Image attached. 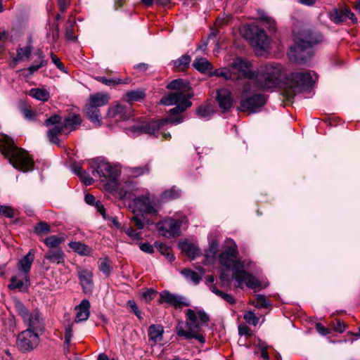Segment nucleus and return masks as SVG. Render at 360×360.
Here are the masks:
<instances>
[{
	"mask_svg": "<svg viewBox=\"0 0 360 360\" xmlns=\"http://www.w3.org/2000/svg\"><path fill=\"white\" fill-rule=\"evenodd\" d=\"M238 334L240 335L250 336L252 333L250 328L248 326L241 324L238 326Z\"/></svg>",
	"mask_w": 360,
	"mask_h": 360,
	"instance_id": "obj_60",
	"label": "nucleus"
},
{
	"mask_svg": "<svg viewBox=\"0 0 360 360\" xmlns=\"http://www.w3.org/2000/svg\"><path fill=\"white\" fill-rule=\"evenodd\" d=\"M139 247L140 249L144 252L152 253L153 252V246L148 243H141Z\"/></svg>",
	"mask_w": 360,
	"mask_h": 360,
	"instance_id": "obj_64",
	"label": "nucleus"
},
{
	"mask_svg": "<svg viewBox=\"0 0 360 360\" xmlns=\"http://www.w3.org/2000/svg\"><path fill=\"white\" fill-rule=\"evenodd\" d=\"M45 124L46 127H50L55 125L63 124V123L61 122V117L59 115H55L46 119Z\"/></svg>",
	"mask_w": 360,
	"mask_h": 360,
	"instance_id": "obj_51",
	"label": "nucleus"
},
{
	"mask_svg": "<svg viewBox=\"0 0 360 360\" xmlns=\"http://www.w3.org/2000/svg\"><path fill=\"white\" fill-rule=\"evenodd\" d=\"M183 219L168 217L158 223L157 228L160 234L167 238L179 236L181 234V226Z\"/></svg>",
	"mask_w": 360,
	"mask_h": 360,
	"instance_id": "obj_10",
	"label": "nucleus"
},
{
	"mask_svg": "<svg viewBox=\"0 0 360 360\" xmlns=\"http://www.w3.org/2000/svg\"><path fill=\"white\" fill-rule=\"evenodd\" d=\"M16 307L19 315L21 316L24 321L30 313H29L27 309L20 303H18Z\"/></svg>",
	"mask_w": 360,
	"mask_h": 360,
	"instance_id": "obj_59",
	"label": "nucleus"
},
{
	"mask_svg": "<svg viewBox=\"0 0 360 360\" xmlns=\"http://www.w3.org/2000/svg\"><path fill=\"white\" fill-rule=\"evenodd\" d=\"M232 72L231 70V68L229 70H227L226 68L220 69L217 70V75L221 76L226 79L231 78Z\"/></svg>",
	"mask_w": 360,
	"mask_h": 360,
	"instance_id": "obj_61",
	"label": "nucleus"
},
{
	"mask_svg": "<svg viewBox=\"0 0 360 360\" xmlns=\"http://www.w3.org/2000/svg\"><path fill=\"white\" fill-rule=\"evenodd\" d=\"M65 237L61 236H50L44 240V243L49 248H56L58 247L60 243L65 241Z\"/></svg>",
	"mask_w": 360,
	"mask_h": 360,
	"instance_id": "obj_37",
	"label": "nucleus"
},
{
	"mask_svg": "<svg viewBox=\"0 0 360 360\" xmlns=\"http://www.w3.org/2000/svg\"><path fill=\"white\" fill-rule=\"evenodd\" d=\"M44 258L52 264H62L65 262V253L61 249L49 250Z\"/></svg>",
	"mask_w": 360,
	"mask_h": 360,
	"instance_id": "obj_25",
	"label": "nucleus"
},
{
	"mask_svg": "<svg viewBox=\"0 0 360 360\" xmlns=\"http://www.w3.org/2000/svg\"><path fill=\"white\" fill-rule=\"evenodd\" d=\"M39 342V334L30 330H23L18 334L16 340L18 348L22 352L33 350Z\"/></svg>",
	"mask_w": 360,
	"mask_h": 360,
	"instance_id": "obj_11",
	"label": "nucleus"
},
{
	"mask_svg": "<svg viewBox=\"0 0 360 360\" xmlns=\"http://www.w3.org/2000/svg\"><path fill=\"white\" fill-rule=\"evenodd\" d=\"M33 47L30 44H28L25 47L18 48L16 52V56L13 59L15 63L19 61L29 60L30 59Z\"/></svg>",
	"mask_w": 360,
	"mask_h": 360,
	"instance_id": "obj_28",
	"label": "nucleus"
},
{
	"mask_svg": "<svg viewBox=\"0 0 360 360\" xmlns=\"http://www.w3.org/2000/svg\"><path fill=\"white\" fill-rule=\"evenodd\" d=\"M167 88L169 89L176 90L174 93H181L184 96H192V95L188 94L191 86L189 82L186 80H184L182 79H174L167 84Z\"/></svg>",
	"mask_w": 360,
	"mask_h": 360,
	"instance_id": "obj_23",
	"label": "nucleus"
},
{
	"mask_svg": "<svg viewBox=\"0 0 360 360\" xmlns=\"http://www.w3.org/2000/svg\"><path fill=\"white\" fill-rule=\"evenodd\" d=\"M77 274L84 292L91 291L93 288V273L88 269L79 268Z\"/></svg>",
	"mask_w": 360,
	"mask_h": 360,
	"instance_id": "obj_20",
	"label": "nucleus"
},
{
	"mask_svg": "<svg viewBox=\"0 0 360 360\" xmlns=\"http://www.w3.org/2000/svg\"><path fill=\"white\" fill-rule=\"evenodd\" d=\"M76 172L86 185H91L93 184L94 179L89 176H86L85 172L82 168H78Z\"/></svg>",
	"mask_w": 360,
	"mask_h": 360,
	"instance_id": "obj_52",
	"label": "nucleus"
},
{
	"mask_svg": "<svg viewBox=\"0 0 360 360\" xmlns=\"http://www.w3.org/2000/svg\"><path fill=\"white\" fill-rule=\"evenodd\" d=\"M190 98L191 96H184L181 93H170L163 96L160 103L165 105H176L169 112L172 115H179L191 106Z\"/></svg>",
	"mask_w": 360,
	"mask_h": 360,
	"instance_id": "obj_9",
	"label": "nucleus"
},
{
	"mask_svg": "<svg viewBox=\"0 0 360 360\" xmlns=\"http://www.w3.org/2000/svg\"><path fill=\"white\" fill-rule=\"evenodd\" d=\"M0 214H3L8 217H13L14 215L13 210H12L11 207H8V206L1 205H0Z\"/></svg>",
	"mask_w": 360,
	"mask_h": 360,
	"instance_id": "obj_57",
	"label": "nucleus"
},
{
	"mask_svg": "<svg viewBox=\"0 0 360 360\" xmlns=\"http://www.w3.org/2000/svg\"><path fill=\"white\" fill-rule=\"evenodd\" d=\"M16 307L19 315L21 316L24 321L30 313H29L27 309L20 303H18Z\"/></svg>",
	"mask_w": 360,
	"mask_h": 360,
	"instance_id": "obj_58",
	"label": "nucleus"
},
{
	"mask_svg": "<svg viewBox=\"0 0 360 360\" xmlns=\"http://www.w3.org/2000/svg\"><path fill=\"white\" fill-rule=\"evenodd\" d=\"M34 259V252L33 250H30L29 252L22 257L18 263L19 270L23 274V278L26 282L29 281L28 272L30 270L32 264Z\"/></svg>",
	"mask_w": 360,
	"mask_h": 360,
	"instance_id": "obj_21",
	"label": "nucleus"
},
{
	"mask_svg": "<svg viewBox=\"0 0 360 360\" xmlns=\"http://www.w3.org/2000/svg\"><path fill=\"white\" fill-rule=\"evenodd\" d=\"M82 122L81 117L79 115L71 114L65 118L64 127L66 130H75L77 126L80 125Z\"/></svg>",
	"mask_w": 360,
	"mask_h": 360,
	"instance_id": "obj_31",
	"label": "nucleus"
},
{
	"mask_svg": "<svg viewBox=\"0 0 360 360\" xmlns=\"http://www.w3.org/2000/svg\"><path fill=\"white\" fill-rule=\"evenodd\" d=\"M243 318L248 323L253 326H256L259 323V318L252 311H246Z\"/></svg>",
	"mask_w": 360,
	"mask_h": 360,
	"instance_id": "obj_49",
	"label": "nucleus"
},
{
	"mask_svg": "<svg viewBox=\"0 0 360 360\" xmlns=\"http://www.w3.org/2000/svg\"><path fill=\"white\" fill-rule=\"evenodd\" d=\"M331 20L335 23H340L345 20V17L343 15V12L335 10L331 14Z\"/></svg>",
	"mask_w": 360,
	"mask_h": 360,
	"instance_id": "obj_53",
	"label": "nucleus"
},
{
	"mask_svg": "<svg viewBox=\"0 0 360 360\" xmlns=\"http://www.w3.org/2000/svg\"><path fill=\"white\" fill-rule=\"evenodd\" d=\"M164 328L161 325H151L148 328V337L154 342L160 341L162 338Z\"/></svg>",
	"mask_w": 360,
	"mask_h": 360,
	"instance_id": "obj_34",
	"label": "nucleus"
},
{
	"mask_svg": "<svg viewBox=\"0 0 360 360\" xmlns=\"http://www.w3.org/2000/svg\"><path fill=\"white\" fill-rule=\"evenodd\" d=\"M30 95L41 101H46L49 98V93L44 89H32L30 91Z\"/></svg>",
	"mask_w": 360,
	"mask_h": 360,
	"instance_id": "obj_41",
	"label": "nucleus"
},
{
	"mask_svg": "<svg viewBox=\"0 0 360 360\" xmlns=\"http://www.w3.org/2000/svg\"><path fill=\"white\" fill-rule=\"evenodd\" d=\"M146 97V93L144 90L136 89L133 91H127L125 94L124 99L127 102L132 103L136 101H140Z\"/></svg>",
	"mask_w": 360,
	"mask_h": 360,
	"instance_id": "obj_35",
	"label": "nucleus"
},
{
	"mask_svg": "<svg viewBox=\"0 0 360 360\" xmlns=\"http://www.w3.org/2000/svg\"><path fill=\"white\" fill-rule=\"evenodd\" d=\"M266 98L261 94H255L241 101L239 110L244 112H256L264 105Z\"/></svg>",
	"mask_w": 360,
	"mask_h": 360,
	"instance_id": "obj_12",
	"label": "nucleus"
},
{
	"mask_svg": "<svg viewBox=\"0 0 360 360\" xmlns=\"http://www.w3.org/2000/svg\"><path fill=\"white\" fill-rule=\"evenodd\" d=\"M65 129L63 123V124L50 127L47 133L49 141L53 143L58 144L59 139L58 136L63 133Z\"/></svg>",
	"mask_w": 360,
	"mask_h": 360,
	"instance_id": "obj_30",
	"label": "nucleus"
},
{
	"mask_svg": "<svg viewBox=\"0 0 360 360\" xmlns=\"http://www.w3.org/2000/svg\"><path fill=\"white\" fill-rule=\"evenodd\" d=\"M156 295L157 292L151 288L147 289L146 290L142 292V297L146 302H149L153 299H154Z\"/></svg>",
	"mask_w": 360,
	"mask_h": 360,
	"instance_id": "obj_54",
	"label": "nucleus"
},
{
	"mask_svg": "<svg viewBox=\"0 0 360 360\" xmlns=\"http://www.w3.org/2000/svg\"><path fill=\"white\" fill-rule=\"evenodd\" d=\"M68 245L75 252L82 256L90 255L92 252V249L89 246L81 242H70Z\"/></svg>",
	"mask_w": 360,
	"mask_h": 360,
	"instance_id": "obj_29",
	"label": "nucleus"
},
{
	"mask_svg": "<svg viewBox=\"0 0 360 360\" xmlns=\"http://www.w3.org/2000/svg\"><path fill=\"white\" fill-rule=\"evenodd\" d=\"M284 69L281 64L269 63L261 65L255 73L253 82L257 89H274L281 84Z\"/></svg>",
	"mask_w": 360,
	"mask_h": 360,
	"instance_id": "obj_4",
	"label": "nucleus"
},
{
	"mask_svg": "<svg viewBox=\"0 0 360 360\" xmlns=\"http://www.w3.org/2000/svg\"><path fill=\"white\" fill-rule=\"evenodd\" d=\"M99 270L106 276H109L111 272V265L108 258H102L99 260Z\"/></svg>",
	"mask_w": 360,
	"mask_h": 360,
	"instance_id": "obj_46",
	"label": "nucleus"
},
{
	"mask_svg": "<svg viewBox=\"0 0 360 360\" xmlns=\"http://www.w3.org/2000/svg\"><path fill=\"white\" fill-rule=\"evenodd\" d=\"M217 102L224 111L229 110L233 104L231 92L226 89H221L217 91Z\"/></svg>",
	"mask_w": 360,
	"mask_h": 360,
	"instance_id": "obj_22",
	"label": "nucleus"
},
{
	"mask_svg": "<svg viewBox=\"0 0 360 360\" xmlns=\"http://www.w3.org/2000/svg\"><path fill=\"white\" fill-rule=\"evenodd\" d=\"M124 231L127 234L132 240H137L140 238L141 234L134 230L132 227L128 226L124 229Z\"/></svg>",
	"mask_w": 360,
	"mask_h": 360,
	"instance_id": "obj_56",
	"label": "nucleus"
},
{
	"mask_svg": "<svg viewBox=\"0 0 360 360\" xmlns=\"http://www.w3.org/2000/svg\"><path fill=\"white\" fill-rule=\"evenodd\" d=\"M180 195V191L176 188L173 187L167 189L162 193L160 195V201H168L176 199Z\"/></svg>",
	"mask_w": 360,
	"mask_h": 360,
	"instance_id": "obj_40",
	"label": "nucleus"
},
{
	"mask_svg": "<svg viewBox=\"0 0 360 360\" xmlns=\"http://www.w3.org/2000/svg\"><path fill=\"white\" fill-rule=\"evenodd\" d=\"M183 121V117L179 116L176 118L168 117L158 121L151 120L149 122H138L130 127L132 132L146 133L150 135H155L162 127L165 124L169 123L171 124H179Z\"/></svg>",
	"mask_w": 360,
	"mask_h": 360,
	"instance_id": "obj_8",
	"label": "nucleus"
},
{
	"mask_svg": "<svg viewBox=\"0 0 360 360\" xmlns=\"http://www.w3.org/2000/svg\"><path fill=\"white\" fill-rule=\"evenodd\" d=\"M29 281L26 282L23 278V274H22L21 275L12 277L8 287L10 289L23 290L24 289H27Z\"/></svg>",
	"mask_w": 360,
	"mask_h": 360,
	"instance_id": "obj_32",
	"label": "nucleus"
},
{
	"mask_svg": "<svg viewBox=\"0 0 360 360\" xmlns=\"http://www.w3.org/2000/svg\"><path fill=\"white\" fill-rule=\"evenodd\" d=\"M231 20V15L219 17L215 21V26L217 27H221L225 25H228Z\"/></svg>",
	"mask_w": 360,
	"mask_h": 360,
	"instance_id": "obj_55",
	"label": "nucleus"
},
{
	"mask_svg": "<svg viewBox=\"0 0 360 360\" xmlns=\"http://www.w3.org/2000/svg\"><path fill=\"white\" fill-rule=\"evenodd\" d=\"M93 174L95 176L97 174L99 177L113 178L116 175V169L110 163L101 160L97 162L96 168L94 170Z\"/></svg>",
	"mask_w": 360,
	"mask_h": 360,
	"instance_id": "obj_19",
	"label": "nucleus"
},
{
	"mask_svg": "<svg viewBox=\"0 0 360 360\" xmlns=\"http://www.w3.org/2000/svg\"><path fill=\"white\" fill-rule=\"evenodd\" d=\"M23 321L27 326L25 330L37 332V334H40L44 329L43 319L38 311L31 312Z\"/></svg>",
	"mask_w": 360,
	"mask_h": 360,
	"instance_id": "obj_15",
	"label": "nucleus"
},
{
	"mask_svg": "<svg viewBox=\"0 0 360 360\" xmlns=\"http://www.w3.org/2000/svg\"><path fill=\"white\" fill-rule=\"evenodd\" d=\"M191 60V56L185 54L181 56L179 58L173 60V64L179 70H185L189 67Z\"/></svg>",
	"mask_w": 360,
	"mask_h": 360,
	"instance_id": "obj_38",
	"label": "nucleus"
},
{
	"mask_svg": "<svg viewBox=\"0 0 360 360\" xmlns=\"http://www.w3.org/2000/svg\"><path fill=\"white\" fill-rule=\"evenodd\" d=\"M181 274L186 279L193 282L195 284H198L201 280V277L195 271L191 269H183Z\"/></svg>",
	"mask_w": 360,
	"mask_h": 360,
	"instance_id": "obj_44",
	"label": "nucleus"
},
{
	"mask_svg": "<svg viewBox=\"0 0 360 360\" xmlns=\"http://www.w3.org/2000/svg\"><path fill=\"white\" fill-rule=\"evenodd\" d=\"M76 23L75 19L70 16L65 26V36L67 39L74 40L75 36L73 34L74 27Z\"/></svg>",
	"mask_w": 360,
	"mask_h": 360,
	"instance_id": "obj_42",
	"label": "nucleus"
},
{
	"mask_svg": "<svg viewBox=\"0 0 360 360\" xmlns=\"http://www.w3.org/2000/svg\"><path fill=\"white\" fill-rule=\"evenodd\" d=\"M90 302L87 300H83L81 303L75 307L76 316L75 321L79 323L86 321L90 314Z\"/></svg>",
	"mask_w": 360,
	"mask_h": 360,
	"instance_id": "obj_24",
	"label": "nucleus"
},
{
	"mask_svg": "<svg viewBox=\"0 0 360 360\" xmlns=\"http://www.w3.org/2000/svg\"><path fill=\"white\" fill-rule=\"evenodd\" d=\"M72 337V326H68L65 328V343L68 345L70 342Z\"/></svg>",
	"mask_w": 360,
	"mask_h": 360,
	"instance_id": "obj_63",
	"label": "nucleus"
},
{
	"mask_svg": "<svg viewBox=\"0 0 360 360\" xmlns=\"http://www.w3.org/2000/svg\"><path fill=\"white\" fill-rule=\"evenodd\" d=\"M211 290L216 295L219 296V297H221V299H223L228 303H229L231 304H233L235 303V299L233 297V296L231 295L223 292L215 287H212Z\"/></svg>",
	"mask_w": 360,
	"mask_h": 360,
	"instance_id": "obj_45",
	"label": "nucleus"
},
{
	"mask_svg": "<svg viewBox=\"0 0 360 360\" xmlns=\"http://www.w3.org/2000/svg\"><path fill=\"white\" fill-rule=\"evenodd\" d=\"M109 96L103 93L91 94L89 96V101L88 104L98 108L99 107L106 105L109 101Z\"/></svg>",
	"mask_w": 360,
	"mask_h": 360,
	"instance_id": "obj_27",
	"label": "nucleus"
},
{
	"mask_svg": "<svg viewBox=\"0 0 360 360\" xmlns=\"http://www.w3.org/2000/svg\"><path fill=\"white\" fill-rule=\"evenodd\" d=\"M139 215V214H134V216L131 217V221L134 223L135 226L138 229H143L144 227V224L142 219Z\"/></svg>",
	"mask_w": 360,
	"mask_h": 360,
	"instance_id": "obj_62",
	"label": "nucleus"
},
{
	"mask_svg": "<svg viewBox=\"0 0 360 360\" xmlns=\"http://www.w3.org/2000/svg\"><path fill=\"white\" fill-rule=\"evenodd\" d=\"M251 44L259 55L267 52L270 47V40L264 30H257L251 39Z\"/></svg>",
	"mask_w": 360,
	"mask_h": 360,
	"instance_id": "obj_14",
	"label": "nucleus"
},
{
	"mask_svg": "<svg viewBox=\"0 0 360 360\" xmlns=\"http://www.w3.org/2000/svg\"><path fill=\"white\" fill-rule=\"evenodd\" d=\"M219 262L226 269L234 271L232 278L237 283L236 287L243 288L245 284L247 287L255 289L260 286V282L253 275L243 269V263L238 257V246L233 240H226Z\"/></svg>",
	"mask_w": 360,
	"mask_h": 360,
	"instance_id": "obj_1",
	"label": "nucleus"
},
{
	"mask_svg": "<svg viewBox=\"0 0 360 360\" xmlns=\"http://www.w3.org/2000/svg\"><path fill=\"white\" fill-rule=\"evenodd\" d=\"M187 321L179 322L176 326V334L186 339H196L201 343H205V339L199 331L201 326L209 321V316L202 309L195 311L191 309L186 310Z\"/></svg>",
	"mask_w": 360,
	"mask_h": 360,
	"instance_id": "obj_2",
	"label": "nucleus"
},
{
	"mask_svg": "<svg viewBox=\"0 0 360 360\" xmlns=\"http://www.w3.org/2000/svg\"><path fill=\"white\" fill-rule=\"evenodd\" d=\"M0 139V150L2 155L15 169L22 172L32 169L34 162L25 150L17 148L13 141L8 136H3Z\"/></svg>",
	"mask_w": 360,
	"mask_h": 360,
	"instance_id": "obj_3",
	"label": "nucleus"
},
{
	"mask_svg": "<svg viewBox=\"0 0 360 360\" xmlns=\"http://www.w3.org/2000/svg\"><path fill=\"white\" fill-rule=\"evenodd\" d=\"M98 80L103 84L108 85V86H115L120 84H127L128 83L127 81H123L120 78L117 79H106L105 77H99Z\"/></svg>",
	"mask_w": 360,
	"mask_h": 360,
	"instance_id": "obj_48",
	"label": "nucleus"
},
{
	"mask_svg": "<svg viewBox=\"0 0 360 360\" xmlns=\"http://www.w3.org/2000/svg\"><path fill=\"white\" fill-rule=\"evenodd\" d=\"M193 66L201 72H205L212 70L211 63L205 58H196L193 63Z\"/></svg>",
	"mask_w": 360,
	"mask_h": 360,
	"instance_id": "obj_36",
	"label": "nucleus"
},
{
	"mask_svg": "<svg viewBox=\"0 0 360 360\" xmlns=\"http://www.w3.org/2000/svg\"><path fill=\"white\" fill-rule=\"evenodd\" d=\"M149 171L150 168L148 165H145L143 167H132L130 169L131 174L134 176H139L144 174H147L149 172Z\"/></svg>",
	"mask_w": 360,
	"mask_h": 360,
	"instance_id": "obj_50",
	"label": "nucleus"
},
{
	"mask_svg": "<svg viewBox=\"0 0 360 360\" xmlns=\"http://www.w3.org/2000/svg\"><path fill=\"white\" fill-rule=\"evenodd\" d=\"M294 40L295 45L290 47L288 56L295 62L302 63L304 62L306 59L300 52L321 42L322 36L319 32L304 29L295 35Z\"/></svg>",
	"mask_w": 360,
	"mask_h": 360,
	"instance_id": "obj_5",
	"label": "nucleus"
},
{
	"mask_svg": "<svg viewBox=\"0 0 360 360\" xmlns=\"http://www.w3.org/2000/svg\"><path fill=\"white\" fill-rule=\"evenodd\" d=\"M37 58L34 60L32 65H31L27 69H22L20 71L24 73L26 77H29L36 72L41 68L45 67L48 63V60L45 58V56L41 49H38L34 53Z\"/></svg>",
	"mask_w": 360,
	"mask_h": 360,
	"instance_id": "obj_18",
	"label": "nucleus"
},
{
	"mask_svg": "<svg viewBox=\"0 0 360 360\" xmlns=\"http://www.w3.org/2000/svg\"><path fill=\"white\" fill-rule=\"evenodd\" d=\"M316 75L310 72H295L292 73L288 79V86L285 89V96L290 101L301 89L307 88L312 85L316 79Z\"/></svg>",
	"mask_w": 360,
	"mask_h": 360,
	"instance_id": "obj_7",
	"label": "nucleus"
},
{
	"mask_svg": "<svg viewBox=\"0 0 360 360\" xmlns=\"http://www.w3.org/2000/svg\"><path fill=\"white\" fill-rule=\"evenodd\" d=\"M37 234H46L51 231V227L49 224L44 221L39 222L34 228Z\"/></svg>",
	"mask_w": 360,
	"mask_h": 360,
	"instance_id": "obj_47",
	"label": "nucleus"
},
{
	"mask_svg": "<svg viewBox=\"0 0 360 360\" xmlns=\"http://www.w3.org/2000/svg\"><path fill=\"white\" fill-rule=\"evenodd\" d=\"M179 246L181 250L191 258H195L199 255L198 248L195 245L188 241L180 242Z\"/></svg>",
	"mask_w": 360,
	"mask_h": 360,
	"instance_id": "obj_33",
	"label": "nucleus"
},
{
	"mask_svg": "<svg viewBox=\"0 0 360 360\" xmlns=\"http://www.w3.org/2000/svg\"><path fill=\"white\" fill-rule=\"evenodd\" d=\"M197 115L201 118H208L214 114L213 106L210 103H205L200 105L196 110Z\"/></svg>",
	"mask_w": 360,
	"mask_h": 360,
	"instance_id": "obj_39",
	"label": "nucleus"
},
{
	"mask_svg": "<svg viewBox=\"0 0 360 360\" xmlns=\"http://www.w3.org/2000/svg\"><path fill=\"white\" fill-rule=\"evenodd\" d=\"M252 304L257 308H268L271 306L269 300L264 295H257Z\"/></svg>",
	"mask_w": 360,
	"mask_h": 360,
	"instance_id": "obj_43",
	"label": "nucleus"
},
{
	"mask_svg": "<svg viewBox=\"0 0 360 360\" xmlns=\"http://www.w3.org/2000/svg\"><path fill=\"white\" fill-rule=\"evenodd\" d=\"M131 115V108L118 103L110 106L108 111V117L114 119L115 122L128 120Z\"/></svg>",
	"mask_w": 360,
	"mask_h": 360,
	"instance_id": "obj_17",
	"label": "nucleus"
},
{
	"mask_svg": "<svg viewBox=\"0 0 360 360\" xmlns=\"http://www.w3.org/2000/svg\"><path fill=\"white\" fill-rule=\"evenodd\" d=\"M160 200L153 195L146 193L134 198L129 204V207L134 214L157 215L160 209Z\"/></svg>",
	"mask_w": 360,
	"mask_h": 360,
	"instance_id": "obj_6",
	"label": "nucleus"
},
{
	"mask_svg": "<svg viewBox=\"0 0 360 360\" xmlns=\"http://www.w3.org/2000/svg\"><path fill=\"white\" fill-rule=\"evenodd\" d=\"M252 64L241 58H236L229 68L233 74H238V77H245L253 79L255 72L251 70Z\"/></svg>",
	"mask_w": 360,
	"mask_h": 360,
	"instance_id": "obj_13",
	"label": "nucleus"
},
{
	"mask_svg": "<svg viewBox=\"0 0 360 360\" xmlns=\"http://www.w3.org/2000/svg\"><path fill=\"white\" fill-rule=\"evenodd\" d=\"M159 302H165L176 309L189 306V303L186 302L184 297L181 295L172 294L167 290H164L160 293Z\"/></svg>",
	"mask_w": 360,
	"mask_h": 360,
	"instance_id": "obj_16",
	"label": "nucleus"
},
{
	"mask_svg": "<svg viewBox=\"0 0 360 360\" xmlns=\"http://www.w3.org/2000/svg\"><path fill=\"white\" fill-rule=\"evenodd\" d=\"M84 111L86 117L93 122L96 126H101V114L98 108L94 107L89 104H86L84 107Z\"/></svg>",
	"mask_w": 360,
	"mask_h": 360,
	"instance_id": "obj_26",
	"label": "nucleus"
}]
</instances>
